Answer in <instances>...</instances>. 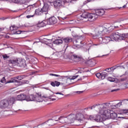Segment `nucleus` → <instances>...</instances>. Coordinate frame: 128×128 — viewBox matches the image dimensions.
I'll use <instances>...</instances> for the list:
<instances>
[{
	"instance_id": "7",
	"label": "nucleus",
	"mask_w": 128,
	"mask_h": 128,
	"mask_svg": "<svg viewBox=\"0 0 128 128\" xmlns=\"http://www.w3.org/2000/svg\"><path fill=\"white\" fill-rule=\"evenodd\" d=\"M94 16H96V18L94 20H96L98 18V16H104V9H97L96 10V13H92Z\"/></svg>"
},
{
	"instance_id": "35",
	"label": "nucleus",
	"mask_w": 128,
	"mask_h": 128,
	"mask_svg": "<svg viewBox=\"0 0 128 128\" xmlns=\"http://www.w3.org/2000/svg\"><path fill=\"white\" fill-rule=\"evenodd\" d=\"M32 6H27V10L26 11V13L28 12H30L32 11V10H34V7H32Z\"/></svg>"
},
{
	"instance_id": "64",
	"label": "nucleus",
	"mask_w": 128,
	"mask_h": 128,
	"mask_svg": "<svg viewBox=\"0 0 128 128\" xmlns=\"http://www.w3.org/2000/svg\"><path fill=\"white\" fill-rule=\"evenodd\" d=\"M46 90H48V88H46Z\"/></svg>"
},
{
	"instance_id": "41",
	"label": "nucleus",
	"mask_w": 128,
	"mask_h": 128,
	"mask_svg": "<svg viewBox=\"0 0 128 128\" xmlns=\"http://www.w3.org/2000/svg\"><path fill=\"white\" fill-rule=\"evenodd\" d=\"M50 100L52 102H54V100H58V98L56 96H52L50 98Z\"/></svg>"
},
{
	"instance_id": "24",
	"label": "nucleus",
	"mask_w": 128,
	"mask_h": 128,
	"mask_svg": "<svg viewBox=\"0 0 128 128\" xmlns=\"http://www.w3.org/2000/svg\"><path fill=\"white\" fill-rule=\"evenodd\" d=\"M128 100H123L122 102H120L118 103L116 105H114V106L117 108H120V106H122V104H128Z\"/></svg>"
},
{
	"instance_id": "11",
	"label": "nucleus",
	"mask_w": 128,
	"mask_h": 128,
	"mask_svg": "<svg viewBox=\"0 0 128 128\" xmlns=\"http://www.w3.org/2000/svg\"><path fill=\"white\" fill-rule=\"evenodd\" d=\"M96 76L98 78H101V80H104L106 76H108V74L106 72H102V74L100 72L96 73Z\"/></svg>"
},
{
	"instance_id": "60",
	"label": "nucleus",
	"mask_w": 128,
	"mask_h": 128,
	"mask_svg": "<svg viewBox=\"0 0 128 128\" xmlns=\"http://www.w3.org/2000/svg\"><path fill=\"white\" fill-rule=\"evenodd\" d=\"M120 8H122V7L119 8L118 9L120 10Z\"/></svg>"
},
{
	"instance_id": "31",
	"label": "nucleus",
	"mask_w": 128,
	"mask_h": 128,
	"mask_svg": "<svg viewBox=\"0 0 128 128\" xmlns=\"http://www.w3.org/2000/svg\"><path fill=\"white\" fill-rule=\"evenodd\" d=\"M118 118V114L116 112H111L110 114V118L116 120Z\"/></svg>"
},
{
	"instance_id": "59",
	"label": "nucleus",
	"mask_w": 128,
	"mask_h": 128,
	"mask_svg": "<svg viewBox=\"0 0 128 128\" xmlns=\"http://www.w3.org/2000/svg\"><path fill=\"white\" fill-rule=\"evenodd\" d=\"M80 44H82V40L80 41Z\"/></svg>"
},
{
	"instance_id": "52",
	"label": "nucleus",
	"mask_w": 128,
	"mask_h": 128,
	"mask_svg": "<svg viewBox=\"0 0 128 128\" xmlns=\"http://www.w3.org/2000/svg\"><path fill=\"white\" fill-rule=\"evenodd\" d=\"M4 30V28H0V32H2V30Z\"/></svg>"
},
{
	"instance_id": "15",
	"label": "nucleus",
	"mask_w": 128,
	"mask_h": 128,
	"mask_svg": "<svg viewBox=\"0 0 128 128\" xmlns=\"http://www.w3.org/2000/svg\"><path fill=\"white\" fill-rule=\"evenodd\" d=\"M92 38L94 40H96V38H98L100 43L104 44V38L100 36V35L98 34H94L92 36Z\"/></svg>"
},
{
	"instance_id": "18",
	"label": "nucleus",
	"mask_w": 128,
	"mask_h": 128,
	"mask_svg": "<svg viewBox=\"0 0 128 128\" xmlns=\"http://www.w3.org/2000/svg\"><path fill=\"white\" fill-rule=\"evenodd\" d=\"M10 4H26V2L22 0H10Z\"/></svg>"
},
{
	"instance_id": "16",
	"label": "nucleus",
	"mask_w": 128,
	"mask_h": 128,
	"mask_svg": "<svg viewBox=\"0 0 128 128\" xmlns=\"http://www.w3.org/2000/svg\"><path fill=\"white\" fill-rule=\"evenodd\" d=\"M16 98L17 100H26V94H21L18 95Z\"/></svg>"
},
{
	"instance_id": "17",
	"label": "nucleus",
	"mask_w": 128,
	"mask_h": 128,
	"mask_svg": "<svg viewBox=\"0 0 128 128\" xmlns=\"http://www.w3.org/2000/svg\"><path fill=\"white\" fill-rule=\"evenodd\" d=\"M9 102V104L10 105V106H12V104H14V102H16V100H16V97H14L12 96L9 98H8V100H7Z\"/></svg>"
},
{
	"instance_id": "22",
	"label": "nucleus",
	"mask_w": 128,
	"mask_h": 128,
	"mask_svg": "<svg viewBox=\"0 0 128 128\" xmlns=\"http://www.w3.org/2000/svg\"><path fill=\"white\" fill-rule=\"evenodd\" d=\"M63 40L64 42L66 44H68L70 42H72V38L70 37H66V38H64L63 39Z\"/></svg>"
},
{
	"instance_id": "56",
	"label": "nucleus",
	"mask_w": 128,
	"mask_h": 128,
	"mask_svg": "<svg viewBox=\"0 0 128 128\" xmlns=\"http://www.w3.org/2000/svg\"><path fill=\"white\" fill-rule=\"evenodd\" d=\"M89 108H90V110H92V108H94V106L92 107H90Z\"/></svg>"
},
{
	"instance_id": "27",
	"label": "nucleus",
	"mask_w": 128,
	"mask_h": 128,
	"mask_svg": "<svg viewBox=\"0 0 128 128\" xmlns=\"http://www.w3.org/2000/svg\"><path fill=\"white\" fill-rule=\"evenodd\" d=\"M36 100V96L33 94L30 95L28 96H26L27 102H32Z\"/></svg>"
},
{
	"instance_id": "40",
	"label": "nucleus",
	"mask_w": 128,
	"mask_h": 128,
	"mask_svg": "<svg viewBox=\"0 0 128 128\" xmlns=\"http://www.w3.org/2000/svg\"><path fill=\"white\" fill-rule=\"evenodd\" d=\"M0 82L2 84H6V78L3 77L2 79L0 80Z\"/></svg>"
},
{
	"instance_id": "55",
	"label": "nucleus",
	"mask_w": 128,
	"mask_h": 128,
	"mask_svg": "<svg viewBox=\"0 0 128 128\" xmlns=\"http://www.w3.org/2000/svg\"><path fill=\"white\" fill-rule=\"evenodd\" d=\"M50 76H54V74H50Z\"/></svg>"
},
{
	"instance_id": "39",
	"label": "nucleus",
	"mask_w": 128,
	"mask_h": 128,
	"mask_svg": "<svg viewBox=\"0 0 128 128\" xmlns=\"http://www.w3.org/2000/svg\"><path fill=\"white\" fill-rule=\"evenodd\" d=\"M108 80H109V82H116V78H113L112 77H108Z\"/></svg>"
},
{
	"instance_id": "34",
	"label": "nucleus",
	"mask_w": 128,
	"mask_h": 128,
	"mask_svg": "<svg viewBox=\"0 0 128 128\" xmlns=\"http://www.w3.org/2000/svg\"><path fill=\"white\" fill-rule=\"evenodd\" d=\"M8 54H4L2 55V58H3L4 60H8L10 58V56Z\"/></svg>"
},
{
	"instance_id": "28",
	"label": "nucleus",
	"mask_w": 128,
	"mask_h": 128,
	"mask_svg": "<svg viewBox=\"0 0 128 128\" xmlns=\"http://www.w3.org/2000/svg\"><path fill=\"white\" fill-rule=\"evenodd\" d=\"M106 30H108L110 32H112L114 30H116V28H118V26H114L113 25L112 26H110V27H106Z\"/></svg>"
},
{
	"instance_id": "4",
	"label": "nucleus",
	"mask_w": 128,
	"mask_h": 128,
	"mask_svg": "<svg viewBox=\"0 0 128 128\" xmlns=\"http://www.w3.org/2000/svg\"><path fill=\"white\" fill-rule=\"evenodd\" d=\"M108 103H105L104 104H98L95 106H94L93 108L96 112H100V110H104V108H106L108 106Z\"/></svg>"
},
{
	"instance_id": "36",
	"label": "nucleus",
	"mask_w": 128,
	"mask_h": 128,
	"mask_svg": "<svg viewBox=\"0 0 128 128\" xmlns=\"http://www.w3.org/2000/svg\"><path fill=\"white\" fill-rule=\"evenodd\" d=\"M116 68L118 67L113 66L110 68H108L106 70V71L108 72H114V70H116Z\"/></svg>"
},
{
	"instance_id": "8",
	"label": "nucleus",
	"mask_w": 128,
	"mask_h": 128,
	"mask_svg": "<svg viewBox=\"0 0 128 128\" xmlns=\"http://www.w3.org/2000/svg\"><path fill=\"white\" fill-rule=\"evenodd\" d=\"M48 4H52V2L48 1L47 3H44L43 7L41 8V9L42 10V12H43V14H48V10H50Z\"/></svg>"
},
{
	"instance_id": "46",
	"label": "nucleus",
	"mask_w": 128,
	"mask_h": 128,
	"mask_svg": "<svg viewBox=\"0 0 128 128\" xmlns=\"http://www.w3.org/2000/svg\"><path fill=\"white\" fill-rule=\"evenodd\" d=\"M74 36V38H82V36H78V34L75 35Z\"/></svg>"
},
{
	"instance_id": "2",
	"label": "nucleus",
	"mask_w": 128,
	"mask_h": 128,
	"mask_svg": "<svg viewBox=\"0 0 128 128\" xmlns=\"http://www.w3.org/2000/svg\"><path fill=\"white\" fill-rule=\"evenodd\" d=\"M96 18V16L92 13H88L84 12L80 17V20H84V18H88L89 22H94V20Z\"/></svg>"
},
{
	"instance_id": "54",
	"label": "nucleus",
	"mask_w": 128,
	"mask_h": 128,
	"mask_svg": "<svg viewBox=\"0 0 128 128\" xmlns=\"http://www.w3.org/2000/svg\"><path fill=\"white\" fill-rule=\"evenodd\" d=\"M77 94H82V92H76Z\"/></svg>"
},
{
	"instance_id": "33",
	"label": "nucleus",
	"mask_w": 128,
	"mask_h": 128,
	"mask_svg": "<svg viewBox=\"0 0 128 128\" xmlns=\"http://www.w3.org/2000/svg\"><path fill=\"white\" fill-rule=\"evenodd\" d=\"M54 44L57 45L62 44V40L60 39H57L54 41Z\"/></svg>"
},
{
	"instance_id": "53",
	"label": "nucleus",
	"mask_w": 128,
	"mask_h": 128,
	"mask_svg": "<svg viewBox=\"0 0 128 128\" xmlns=\"http://www.w3.org/2000/svg\"><path fill=\"white\" fill-rule=\"evenodd\" d=\"M118 90V89H116V90H112V92H116Z\"/></svg>"
},
{
	"instance_id": "32",
	"label": "nucleus",
	"mask_w": 128,
	"mask_h": 128,
	"mask_svg": "<svg viewBox=\"0 0 128 128\" xmlns=\"http://www.w3.org/2000/svg\"><path fill=\"white\" fill-rule=\"evenodd\" d=\"M12 82H19L18 80L16 79V78H12L10 80L8 81L6 84H12Z\"/></svg>"
},
{
	"instance_id": "20",
	"label": "nucleus",
	"mask_w": 128,
	"mask_h": 128,
	"mask_svg": "<svg viewBox=\"0 0 128 128\" xmlns=\"http://www.w3.org/2000/svg\"><path fill=\"white\" fill-rule=\"evenodd\" d=\"M110 110H104L102 113V115L107 118H110Z\"/></svg>"
},
{
	"instance_id": "63",
	"label": "nucleus",
	"mask_w": 128,
	"mask_h": 128,
	"mask_svg": "<svg viewBox=\"0 0 128 128\" xmlns=\"http://www.w3.org/2000/svg\"><path fill=\"white\" fill-rule=\"evenodd\" d=\"M90 2V1H88V2Z\"/></svg>"
},
{
	"instance_id": "38",
	"label": "nucleus",
	"mask_w": 128,
	"mask_h": 128,
	"mask_svg": "<svg viewBox=\"0 0 128 128\" xmlns=\"http://www.w3.org/2000/svg\"><path fill=\"white\" fill-rule=\"evenodd\" d=\"M24 76H18L14 78H16V80H22V78H24Z\"/></svg>"
},
{
	"instance_id": "10",
	"label": "nucleus",
	"mask_w": 128,
	"mask_h": 128,
	"mask_svg": "<svg viewBox=\"0 0 128 128\" xmlns=\"http://www.w3.org/2000/svg\"><path fill=\"white\" fill-rule=\"evenodd\" d=\"M54 120H55V122H60V116H54L52 117V120H50L48 121V126H54Z\"/></svg>"
},
{
	"instance_id": "37",
	"label": "nucleus",
	"mask_w": 128,
	"mask_h": 128,
	"mask_svg": "<svg viewBox=\"0 0 128 128\" xmlns=\"http://www.w3.org/2000/svg\"><path fill=\"white\" fill-rule=\"evenodd\" d=\"M120 82H126V84H128V78L124 76L123 78L120 79Z\"/></svg>"
},
{
	"instance_id": "21",
	"label": "nucleus",
	"mask_w": 128,
	"mask_h": 128,
	"mask_svg": "<svg viewBox=\"0 0 128 128\" xmlns=\"http://www.w3.org/2000/svg\"><path fill=\"white\" fill-rule=\"evenodd\" d=\"M34 14L36 16H42L44 14V12L42 8H38L35 10Z\"/></svg>"
},
{
	"instance_id": "3",
	"label": "nucleus",
	"mask_w": 128,
	"mask_h": 128,
	"mask_svg": "<svg viewBox=\"0 0 128 128\" xmlns=\"http://www.w3.org/2000/svg\"><path fill=\"white\" fill-rule=\"evenodd\" d=\"M8 62L12 66H24V60L21 58H14L13 60H7Z\"/></svg>"
},
{
	"instance_id": "42",
	"label": "nucleus",
	"mask_w": 128,
	"mask_h": 128,
	"mask_svg": "<svg viewBox=\"0 0 128 128\" xmlns=\"http://www.w3.org/2000/svg\"><path fill=\"white\" fill-rule=\"evenodd\" d=\"M122 4H124L122 8H126V4H128V1L125 0L122 2Z\"/></svg>"
},
{
	"instance_id": "43",
	"label": "nucleus",
	"mask_w": 128,
	"mask_h": 128,
	"mask_svg": "<svg viewBox=\"0 0 128 128\" xmlns=\"http://www.w3.org/2000/svg\"><path fill=\"white\" fill-rule=\"evenodd\" d=\"M122 114H124L126 116H128V110H122Z\"/></svg>"
},
{
	"instance_id": "12",
	"label": "nucleus",
	"mask_w": 128,
	"mask_h": 128,
	"mask_svg": "<svg viewBox=\"0 0 128 128\" xmlns=\"http://www.w3.org/2000/svg\"><path fill=\"white\" fill-rule=\"evenodd\" d=\"M58 20H56V17L54 16L50 18L47 20L48 24H56Z\"/></svg>"
},
{
	"instance_id": "9",
	"label": "nucleus",
	"mask_w": 128,
	"mask_h": 128,
	"mask_svg": "<svg viewBox=\"0 0 128 128\" xmlns=\"http://www.w3.org/2000/svg\"><path fill=\"white\" fill-rule=\"evenodd\" d=\"M62 2L64 4H66L68 2L66 0L62 1V0H56L53 2V4L55 8H60L61 6H62Z\"/></svg>"
},
{
	"instance_id": "19",
	"label": "nucleus",
	"mask_w": 128,
	"mask_h": 128,
	"mask_svg": "<svg viewBox=\"0 0 128 128\" xmlns=\"http://www.w3.org/2000/svg\"><path fill=\"white\" fill-rule=\"evenodd\" d=\"M59 122H60V124H66V122H68V118H66V117L64 116H60Z\"/></svg>"
},
{
	"instance_id": "25",
	"label": "nucleus",
	"mask_w": 128,
	"mask_h": 128,
	"mask_svg": "<svg viewBox=\"0 0 128 128\" xmlns=\"http://www.w3.org/2000/svg\"><path fill=\"white\" fill-rule=\"evenodd\" d=\"M66 118H67V120H76V114H71Z\"/></svg>"
},
{
	"instance_id": "49",
	"label": "nucleus",
	"mask_w": 128,
	"mask_h": 128,
	"mask_svg": "<svg viewBox=\"0 0 128 128\" xmlns=\"http://www.w3.org/2000/svg\"><path fill=\"white\" fill-rule=\"evenodd\" d=\"M54 76H56L57 78H58V77L60 76L58 74H54Z\"/></svg>"
},
{
	"instance_id": "23",
	"label": "nucleus",
	"mask_w": 128,
	"mask_h": 128,
	"mask_svg": "<svg viewBox=\"0 0 128 128\" xmlns=\"http://www.w3.org/2000/svg\"><path fill=\"white\" fill-rule=\"evenodd\" d=\"M75 120H76L81 121L82 120V118H84V114L80 113L75 114Z\"/></svg>"
},
{
	"instance_id": "29",
	"label": "nucleus",
	"mask_w": 128,
	"mask_h": 128,
	"mask_svg": "<svg viewBox=\"0 0 128 128\" xmlns=\"http://www.w3.org/2000/svg\"><path fill=\"white\" fill-rule=\"evenodd\" d=\"M48 24V21L43 20L40 22H39V26L40 28H44V26H46Z\"/></svg>"
},
{
	"instance_id": "48",
	"label": "nucleus",
	"mask_w": 128,
	"mask_h": 128,
	"mask_svg": "<svg viewBox=\"0 0 128 128\" xmlns=\"http://www.w3.org/2000/svg\"><path fill=\"white\" fill-rule=\"evenodd\" d=\"M60 18H62V20H66V16L64 17L62 16H60Z\"/></svg>"
},
{
	"instance_id": "47",
	"label": "nucleus",
	"mask_w": 128,
	"mask_h": 128,
	"mask_svg": "<svg viewBox=\"0 0 128 128\" xmlns=\"http://www.w3.org/2000/svg\"><path fill=\"white\" fill-rule=\"evenodd\" d=\"M24 84H30V81L25 80L24 81Z\"/></svg>"
},
{
	"instance_id": "14",
	"label": "nucleus",
	"mask_w": 128,
	"mask_h": 128,
	"mask_svg": "<svg viewBox=\"0 0 128 128\" xmlns=\"http://www.w3.org/2000/svg\"><path fill=\"white\" fill-rule=\"evenodd\" d=\"M71 58L74 62H80L82 60V56L74 54L72 56Z\"/></svg>"
},
{
	"instance_id": "44",
	"label": "nucleus",
	"mask_w": 128,
	"mask_h": 128,
	"mask_svg": "<svg viewBox=\"0 0 128 128\" xmlns=\"http://www.w3.org/2000/svg\"><path fill=\"white\" fill-rule=\"evenodd\" d=\"M36 14H34L31 15H28L26 16V18H34Z\"/></svg>"
},
{
	"instance_id": "62",
	"label": "nucleus",
	"mask_w": 128,
	"mask_h": 128,
	"mask_svg": "<svg viewBox=\"0 0 128 128\" xmlns=\"http://www.w3.org/2000/svg\"><path fill=\"white\" fill-rule=\"evenodd\" d=\"M78 42V40H76V43H77Z\"/></svg>"
},
{
	"instance_id": "1",
	"label": "nucleus",
	"mask_w": 128,
	"mask_h": 128,
	"mask_svg": "<svg viewBox=\"0 0 128 128\" xmlns=\"http://www.w3.org/2000/svg\"><path fill=\"white\" fill-rule=\"evenodd\" d=\"M126 38H128V34H123L119 32L112 33L111 35V37L106 36L104 38L103 44H106L108 42H110V40H116L118 42V40H124Z\"/></svg>"
},
{
	"instance_id": "51",
	"label": "nucleus",
	"mask_w": 128,
	"mask_h": 128,
	"mask_svg": "<svg viewBox=\"0 0 128 128\" xmlns=\"http://www.w3.org/2000/svg\"><path fill=\"white\" fill-rule=\"evenodd\" d=\"M38 42H40V41L38 42H34L33 44H38Z\"/></svg>"
},
{
	"instance_id": "58",
	"label": "nucleus",
	"mask_w": 128,
	"mask_h": 128,
	"mask_svg": "<svg viewBox=\"0 0 128 128\" xmlns=\"http://www.w3.org/2000/svg\"><path fill=\"white\" fill-rule=\"evenodd\" d=\"M128 34V33H127V34ZM126 38H128V37Z\"/></svg>"
},
{
	"instance_id": "61",
	"label": "nucleus",
	"mask_w": 128,
	"mask_h": 128,
	"mask_svg": "<svg viewBox=\"0 0 128 128\" xmlns=\"http://www.w3.org/2000/svg\"><path fill=\"white\" fill-rule=\"evenodd\" d=\"M95 46H98V44H95Z\"/></svg>"
},
{
	"instance_id": "13",
	"label": "nucleus",
	"mask_w": 128,
	"mask_h": 128,
	"mask_svg": "<svg viewBox=\"0 0 128 128\" xmlns=\"http://www.w3.org/2000/svg\"><path fill=\"white\" fill-rule=\"evenodd\" d=\"M90 120H93V121L94 120L97 122H100V120L102 119V118L100 117V116H99V115H97L95 117L92 116H90Z\"/></svg>"
},
{
	"instance_id": "50",
	"label": "nucleus",
	"mask_w": 128,
	"mask_h": 128,
	"mask_svg": "<svg viewBox=\"0 0 128 128\" xmlns=\"http://www.w3.org/2000/svg\"><path fill=\"white\" fill-rule=\"evenodd\" d=\"M56 94H61L62 96H64V94H62V92H57L56 93Z\"/></svg>"
},
{
	"instance_id": "45",
	"label": "nucleus",
	"mask_w": 128,
	"mask_h": 128,
	"mask_svg": "<svg viewBox=\"0 0 128 128\" xmlns=\"http://www.w3.org/2000/svg\"><path fill=\"white\" fill-rule=\"evenodd\" d=\"M78 77V75L77 76H73L72 77H70L69 78L70 80H76V78Z\"/></svg>"
},
{
	"instance_id": "6",
	"label": "nucleus",
	"mask_w": 128,
	"mask_h": 128,
	"mask_svg": "<svg viewBox=\"0 0 128 128\" xmlns=\"http://www.w3.org/2000/svg\"><path fill=\"white\" fill-rule=\"evenodd\" d=\"M10 30L12 32L13 34H20L22 30H18V27L13 25L10 26Z\"/></svg>"
},
{
	"instance_id": "57",
	"label": "nucleus",
	"mask_w": 128,
	"mask_h": 128,
	"mask_svg": "<svg viewBox=\"0 0 128 128\" xmlns=\"http://www.w3.org/2000/svg\"><path fill=\"white\" fill-rule=\"evenodd\" d=\"M4 10V8H0V10Z\"/></svg>"
},
{
	"instance_id": "30",
	"label": "nucleus",
	"mask_w": 128,
	"mask_h": 128,
	"mask_svg": "<svg viewBox=\"0 0 128 128\" xmlns=\"http://www.w3.org/2000/svg\"><path fill=\"white\" fill-rule=\"evenodd\" d=\"M50 84L52 86H59L60 85V82L58 81H55L54 82H52Z\"/></svg>"
},
{
	"instance_id": "26",
	"label": "nucleus",
	"mask_w": 128,
	"mask_h": 128,
	"mask_svg": "<svg viewBox=\"0 0 128 128\" xmlns=\"http://www.w3.org/2000/svg\"><path fill=\"white\" fill-rule=\"evenodd\" d=\"M106 28V27H103L102 26L97 28L96 32H98V34L100 35V34L104 30V28Z\"/></svg>"
},
{
	"instance_id": "5",
	"label": "nucleus",
	"mask_w": 128,
	"mask_h": 128,
	"mask_svg": "<svg viewBox=\"0 0 128 128\" xmlns=\"http://www.w3.org/2000/svg\"><path fill=\"white\" fill-rule=\"evenodd\" d=\"M10 106L8 100H3L0 102V108H9Z\"/></svg>"
}]
</instances>
